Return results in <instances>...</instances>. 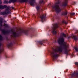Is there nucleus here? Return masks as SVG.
<instances>
[{
  "label": "nucleus",
  "mask_w": 78,
  "mask_h": 78,
  "mask_svg": "<svg viewBox=\"0 0 78 78\" xmlns=\"http://www.w3.org/2000/svg\"><path fill=\"white\" fill-rule=\"evenodd\" d=\"M62 51V48L61 47H58L56 50L53 51L51 53V55L53 58H56L58 56V54H56V52H61Z\"/></svg>",
  "instance_id": "f257e3e1"
},
{
  "label": "nucleus",
  "mask_w": 78,
  "mask_h": 78,
  "mask_svg": "<svg viewBox=\"0 0 78 78\" xmlns=\"http://www.w3.org/2000/svg\"><path fill=\"white\" fill-rule=\"evenodd\" d=\"M64 40L63 38H60L58 41V42L60 44H63L64 48L65 50H67V44L66 43H64Z\"/></svg>",
  "instance_id": "f03ea898"
},
{
  "label": "nucleus",
  "mask_w": 78,
  "mask_h": 78,
  "mask_svg": "<svg viewBox=\"0 0 78 78\" xmlns=\"http://www.w3.org/2000/svg\"><path fill=\"white\" fill-rule=\"evenodd\" d=\"M53 8H55V11L57 13L61 12V9H60V8L58 5L56 4L55 6L53 7Z\"/></svg>",
  "instance_id": "7ed1b4c3"
},
{
  "label": "nucleus",
  "mask_w": 78,
  "mask_h": 78,
  "mask_svg": "<svg viewBox=\"0 0 78 78\" xmlns=\"http://www.w3.org/2000/svg\"><path fill=\"white\" fill-rule=\"evenodd\" d=\"M58 24L57 23L53 25V30L52 31V33L54 34H56V31H55V30H56V28H58Z\"/></svg>",
  "instance_id": "20e7f679"
},
{
  "label": "nucleus",
  "mask_w": 78,
  "mask_h": 78,
  "mask_svg": "<svg viewBox=\"0 0 78 78\" xmlns=\"http://www.w3.org/2000/svg\"><path fill=\"white\" fill-rule=\"evenodd\" d=\"M9 9L8 8H7L5 10L4 12H2L1 13V14L2 15H5V14H6L9 12Z\"/></svg>",
  "instance_id": "39448f33"
},
{
  "label": "nucleus",
  "mask_w": 78,
  "mask_h": 78,
  "mask_svg": "<svg viewBox=\"0 0 78 78\" xmlns=\"http://www.w3.org/2000/svg\"><path fill=\"white\" fill-rule=\"evenodd\" d=\"M34 0H30L29 2L31 6H34V5L35 3V2H34Z\"/></svg>",
  "instance_id": "423d86ee"
},
{
  "label": "nucleus",
  "mask_w": 78,
  "mask_h": 78,
  "mask_svg": "<svg viewBox=\"0 0 78 78\" xmlns=\"http://www.w3.org/2000/svg\"><path fill=\"white\" fill-rule=\"evenodd\" d=\"M39 16L40 17L41 19V21L42 22H44V14H42V15H40Z\"/></svg>",
  "instance_id": "0eeeda50"
},
{
  "label": "nucleus",
  "mask_w": 78,
  "mask_h": 78,
  "mask_svg": "<svg viewBox=\"0 0 78 78\" xmlns=\"http://www.w3.org/2000/svg\"><path fill=\"white\" fill-rule=\"evenodd\" d=\"M72 37L73 39H74L75 41H76L77 40H78V38H77V36H74V35H72Z\"/></svg>",
  "instance_id": "6e6552de"
},
{
  "label": "nucleus",
  "mask_w": 78,
  "mask_h": 78,
  "mask_svg": "<svg viewBox=\"0 0 78 78\" xmlns=\"http://www.w3.org/2000/svg\"><path fill=\"white\" fill-rule=\"evenodd\" d=\"M6 8V5H0V9H4V8Z\"/></svg>",
  "instance_id": "1a4fd4ad"
},
{
  "label": "nucleus",
  "mask_w": 78,
  "mask_h": 78,
  "mask_svg": "<svg viewBox=\"0 0 78 78\" xmlns=\"http://www.w3.org/2000/svg\"><path fill=\"white\" fill-rule=\"evenodd\" d=\"M67 4V0H66L65 2H64L62 5V6H66Z\"/></svg>",
  "instance_id": "9d476101"
},
{
  "label": "nucleus",
  "mask_w": 78,
  "mask_h": 78,
  "mask_svg": "<svg viewBox=\"0 0 78 78\" xmlns=\"http://www.w3.org/2000/svg\"><path fill=\"white\" fill-rule=\"evenodd\" d=\"M12 33H13V36H14V37L17 36V34H16V32H12Z\"/></svg>",
  "instance_id": "9b49d317"
},
{
  "label": "nucleus",
  "mask_w": 78,
  "mask_h": 78,
  "mask_svg": "<svg viewBox=\"0 0 78 78\" xmlns=\"http://www.w3.org/2000/svg\"><path fill=\"white\" fill-rule=\"evenodd\" d=\"M75 13H70L69 16L70 17H71L72 16H73L74 15H75Z\"/></svg>",
  "instance_id": "f8f14e48"
},
{
  "label": "nucleus",
  "mask_w": 78,
  "mask_h": 78,
  "mask_svg": "<svg viewBox=\"0 0 78 78\" xmlns=\"http://www.w3.org/2000/svg\"><path fill=\"white\" fill-rule=\"evenodd\" d=\"M11 2H13V3H14V2H16V0H10L9 1V3H11Z\"/></svg>",
  "instance_id": "ddd939ff"
},
{
  "label": "nucleus",
  "mask_w": 78,
  "mask_h": 78,
  "mask_svg": "<svg viewBox=\"0 0 78 78\" xmlns=\"http://www.w3.org/2000/svg\"><path fill=\"white\" fill-rule=\"evenodd\" d=\"M74 49L76 51L78 52V48L77 47H75L74 48Z\"/></svg>",
  "instance_id": "4468645a"
},
{
  "label": "nucleus",
  "mask_w": 78,
  "mask_h": 78,
  "mask_svg": "<svg viewBox=\"0 0 78 78\" xmlns=\"http://www.w3.org/2000/svg\"><path fill=\"white\" fill-rule=\"evenodd\" d=\"M28 1V0H21V2H26Z\"/></svg>",
  "instance_id": "2eb2a0df"
},
{
  "label": "nucleus",
  "mask_w": 78,
  "mask_h": 78,
  "mask_svg": "<svg viewBox=\"0 0 78 78\" xmlns=\"http://www.w3.org/2000/svg\"><path fill=\"white\" fill-rule=\"evenodd\" d=\"M3 40V37L2 36H1V35H0V41H2Z\"/></svg>",
  "instance_id": "dca6fc26"
},
{
  "label": "nucleus",
  "mask_w": 78,
  "mask_h": 78,
  "mask_svg": "<svg viewBox=\"0 0 78 78\" xmlns=\"http://www.w3.org/2000/svg\"><path fill=\"white\" fill-rule=\"evenodd\" d=\"M2 33H3L4 34H5V33H6V31L5 30H3L2 31Z\"/></svg>",
  "instance_id": "f3484780"
},
{
  "label": "nucleus",
  "mask_w": 78,
  "mask_h": 78,
  "mask_svg": "<svg viewBox=\"0 0 78 78\" xmlns=\"http://www.w3.org/2000/svg\"><path fill=\"white\" fill-rule=\"evenodd\" d=\"M62 35L64 37H66V34H62Z\"/></svg>",
  "instance_id": "a211bd4d"
},
{
  "label": "nucleus",
  "mask_w": 78,
  "mask_h": 78,
  "mask_svg": "<svg viewBox=\"0 0 78 78\" xmlns=\"http://www.w3.org/2000/svg\"><path fill=\"white\" fill-rule=\"evenodd\" d=\"M37 10H39V6H37Z\"/></svg>",
  "instance_id": "6ab92c4d"
},
{
  "label": "nucleus",
  "mask_w": 78,
  "mask_h": 78,
  "mask_svg": "<svg viewBox=\"0 0 78 78\" xmlns=\"http://www.w3.org/2000/svg\"><path fill=\"white\" fill-rule=\"evenodd\" d=\"M44 2V1H43V0H41V1L40 2V3H42Z\"/></svg>",
  "instance_id": "aec40b11"
},
{
  "label": "nucleus",
  "mask_w": 78,
  "mask_h": 78,
  "mask_svg": "<svg viewBox=\"0 0 78 78\" xmlns=\"http://www.w3.org/2000/svg\"><path fill=\"white\" fill-rule=\"evenodd\" d=\"M3 20V19H1V20L0 21V23H2V21Z\"/></svg>",
  "instance_id": "412c9836"
},
{
  "label": "nucleus",
  "mask_w": 78,
  "mask_h": 78,
  "mask_svg": "<svg viewBox=\"0 0 78 78\" xmlns=\"http://www.w3.org/2000/svg\"><path fill=\"white\" fill-rule=\"evenodd\" d=\"M75 64H76V65H78V62H75Z\"/></svg>",
  "instance_id": "4be33fe9"
},
{
  "label": "nucleus",
  "mask_w": 78,
  "mask_h": 78,
  "mask_svg": "<svg viewBox=\"0 0 78 78\" xmlns=\"http://www.w3.org/2000/svg\"><path fill=\"white\" fill-rule=\"evenodd\" d=\"M67 13L66 12L64 13V15H67Z\"/></svg>",
  "instance_id": "5701e85b"
},
{
  "label": "nucleus",
  "mask_w": 78,
  "mask_h": 78,
  "mask_svg": "<svg viewBox=\"0 0 78 78\" xmlns=\"http://www.w3.org/2000/svg\"><path fill=\"white\" fill-rule=\"evenodd\" d=\"M4 26H5V27H7V24H5Z\"/></svg>",
  "instance_id": "b1692460"
},
{
  "label": "nucleus",
  "mask_w": 78,
  "mask_h": 78,
  "mask_svg": "<svg viewBox=\"0 0 78 78\" xmlns=\"http://www.w3.org/2000/svg\"><path fill=\"white\" fill-rule=\"evenodd\" d=\"M2 3V1H1V0H0V4H1Z\"/></svg>",
  "instance_id": "393cba45"
},
{
  "label": "nucleus",
  "mask_w": 78,
  "mask_h": 78,
  "mask_svg": "<svg viewBox=\"0 0 78 78\" xmlns=\"http://www.w3.org/2000/svg\"><path fill=\"white\" fill-rule=\"evenodd\" d=\"M71 51V50L70 49H69V51Z\"/></svg>",
  "instance_id": "a878e982"
},
{
  "label": "nucleus",
  "mask_w": 78,
  "mask_h": 78,
  "mask_svg": "<svg viewBox=\"0 0 78 78\" xmlns=\"http://www.w3.org/2000/svg\"><path fill=\"white\" fill-rule=\"evenodd\" d=\"M12 9H14V7H12Z\"/></svg>",
  "instance_id": "bb28decb"
},
{
  "label": "nucleus",
  "mask_w": 78,
  "mask_h": 78,
  "mask_svg": "<svg viewBox=\"0 0 78 78\" xmlns=\"http://www.w3.org/2000/svg\"><path fill=\"white\" fill-rule=\"evenodd\" d=\"M0 46H1V43H0Z\"/></svg>",
  "instance_id": "cd10ccee"
},
{
  "label": "nucleus",
  "mask_w": 78,
  "mask_h": 78,
  "mask_svg": "<svg viewBox=\"0 0 78 78\" xmlns=\"http://www.w3.org/2000/svg\"><path fill=\"white\" fill-rule=\"evenodd\" d=\"M59 2L58 3H57V4H58V3H59Z\"/></svg>",
  "instance_id": "c85d7f7f"
},
{
  "label": "nucleus",
  "mask_w": 78,
  "mask_h": 78,
  "mask_svg": "<svg viewBox=\"0 0 78 78\" xmlns=\"http://www.w3.org/2000/svg\"><path fill=\"white\" fill-rule=\"evenodd\" d=\"M66 23V24H67V23Z\"/></svg>",
  "instance_id": "c756f323"
}]
</instances>
